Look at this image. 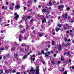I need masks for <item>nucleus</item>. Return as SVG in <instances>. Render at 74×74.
<instances>
[{"mask_svg": "<svg viewBox=\"0 0 74 74\" xmlns=\"http://www.w3.org/2000/svg\"><path fill=\"white\" fill-rule=\"evenodd\" d=\"M10 10H11L12 11L14 10V7L12 6H10Z\"/></svg>", "mask_w": 74, "mask_h": 74, "instance_id": "13", "label": "nucleus"}, {"mask_svg": "<svg viewBox=\"0 0 74 74\" xmlns=\"http://www.w3.org/2000/svg\"><path fill=\"white\" fill-rule=\"evenodd\" d=\"M41 53H42V54H43V55L45 54V53H44V50H42V51Z\"/></svg>", "mask_w": 74, "mask_h": 74, "instance_id": "24", "label": "nucleus"}, {"mask_svg": "<svg viewBox=\"0 0 74 74\" xmlns=\"http://www.w3.org/2000/svg\"><path fill=\"white\" fill-rule=\"evenodd\" d=\"M26 39H27V38H26V37H25L23 38L24 40H26Z\"/></svg>", "mask_w": 74, "mask_h": 74, "instance_id": "34", "label": "nucleus"}, {"mask_svg": "<svg viewBox=\"0 0 74 74\" xmlns=\"http://www.w3.org/2000/svg\"><path fill=\"white\" fill-rule=\"evenodd\" d=\"M35 54H33L32 56H31V60H33V61H34L35 60Z\"/></svg>", "mask_w": 74, "mask_h": 74, "instance_id": "2", "label": "nucleus"}, {"mask_svg": "<svg viewBox=\"0 0 74 74\" xmlns=\"http://www.w3.org/2000/svg\"><path fill=\"white\" fill-rule=\"evenodd\" d=\"M67 72L66 71L63 74H67Z\"/></svg>", "mask_w": 74, "mask_h": 74, "instance_id": "45", "label": "nucleus"}, {"mask_svg": "<svg viewBox=\"0 0 74 74\" xmlns=\"http://www.w3.org/2000/svg\"><path fill=\"white\" fill-rule=\"evenodd\" d=\"M71 45V44L69 42L66 45L64 44H63V46H64L65 47H67V46H68V45Z\"/></svg>", "mask_w": 74, "mask_h": 74, "instance_id": "7", "label": "nucleus"}, {"mask_svg": "<svg viewBox=\"0 0 74 74\" xmlns=\"http://www.w3.org/2000/svg\"><path fill=\"white\" fill-rule=\"evenodd\" d=\"M51 63H52V64H54V63H55V62H53L52 61H51Z\"/></svg>", "mask_w": 74, "mask_h": 74, "instance_id": "42", "label": "nucleus"}, {"mask_svg": "<svg viewBox=\"0 0 74 74\" xmlns=\"http://www.w3.org/2000/svg\"><path fill=\"white\" fill-rule=\"evenodd\" d=\"M16 74H20V72H17Z\"/></svg>", "mask_w": 74, "mask_h": 74, "instance_id": "59", "label": "nucleus"}, {"mask_svg": "<svg viewBox=\"0 0 74 74\" xmlns=\"http://www.w3.org/2000/svg\"><path fill=\"white\" fill-rule=\"evenodd\" d=\"M70 32H71V33H73V31H72V30H70Z\"/></svg>", "mask_w": 74, "mask_h": 74, "instance_id": "58", "label": "nucleus"}, {"mask_svg": "<svg viewBox=\"0 0 74 74\" xmlns=\"http://www.w3.org/2000/svg\"><path fill=\"white\" fill-rule=\"evenodd\" d=\"M38 55H42V53H40V52H38Z\"/></svg>", "mask_w": 74, "mask_h": 74, "instance_id": "40", "label": "nucleus"}, {"mask_svg": "<svg viewBox=\"0 0 74 74\" xmlns=\"http://www.w3.org/2000/svg\"><path fill=\"white\" fill-rule=\"evenodd\" d=\"M58 26H59V27H60L62 26V25H61L60 24H59L58 25Z\"/></svg>", "mask_w": 74, "mask_h": 74, "instance_id": "25", "label": "nucleus"}, {"mask_svg": "<svg viewBox=\"0 0 74 74\" xmlns=\"http://www.w3.org/2000/svg\"><path fill=\"white\" fill-rule=\"evenodd\" d=\"M33 19H31L30 22H33Z\"/></svg>", "mask_w": 74, "mask_h": 74, "instance_id": "55", "label": "nucleus"}, {"mask_svg": "<svg viewBox=\"0 0 74 74\" xmlns=\"http://www.w3.org/2000/svg\"><path fill=\"white\" fill-rule=\"evenodd\" d=\"M14 16H15L14 17V18H15L16 20H17L18 19V18H19V15L18 14H17V13L15 12L14 13Z\"/></svg>", "mask_w": 74, "mask_h": 74, "instance_id": "1", "label": "nucleus"}, {"mask_svg": "<svg viewBox=\"0 0 74 74\" xmlns=\"http://www.w3.org/2000/svg\"><path fill=\"white\" fill-rule=\"evenodd\" d=\"M24 45L26 46V45L25 44H22L21 46H22V47H23Z\"/></svg>", "mask_w": 74, "mask_h": 74, "instance_id": "27", "label": "nucleus"}, {"mask_svg": "<svg viewBox=\"0 0 74 74\" xmlns=\"http://www.w3.org/2000/svg\"><path fill=\"white\" fill-rule=\"evenodd\" d=\"M70 41H71L70 39H69L68 40L67 42H68V41H69V42H70Z\"/></svg>", "mask_w": 74, "mask_h": 74, "instance_id": "51", "label": "nucleus"}, {"mask_svg": "<svg viewBox=\"0 0 74 74\" xmlns=\"http://www.w3.org/2000/svg\"><path fill=\"white\" fill-rule=\"evenodd\" d=\"M15 70H13L12 71V73H15Z\"/></svg>", "mask_w": 74, "mask_h": 74, "instance_id": "46", "label": "nucleus"}, {"mask_svg": "<svg viewBox=\"0 0 74 74\" xmlns=\"http://www.w3.org/2000/svg\"><path fill=\"white\" fill-rule=\"evenodd\" d=\"M14 55L15 56H18V53H17L16 54H15Z\"/></svg>", "mask_w": 74, "mask_h": 74, "instance_id": "32", "label": "nucleus"}, {"mask_svg": "<svg viewBox=\"0 0 74 74\" xmlns=\"http://www.w3.org/2000/svg\"><path fill=\"white\" fill-rule=\"evenodd\" d=\"M5 71L6 74H8V73H10V69L5 70Z\"/></svg>", "mask_w": 74, "mask_h": 74, "instance_id": "11", "label": "nucleus"}, {"mask_svg": "<svg viewBox=\"0 0 74 74\" xmlns=\"http://www.w3.org/2000/svg\"><path fill=\"white\" fill-rule=\"evenodd\" d=\"M12 7H13V6H14V5H15V4H14V3H12Z\"/></svg>", "mask_w": 74, "mask_h": 74, "instance_id": "33", "label": "nucleus"}, {"mask_svg": "<svg viewBox=\"0 0 74 74\" xmlns=\"http://www.w3.org/2000/svg\"><path fill=\"white\" fill-rule=\"evenodd\" d=\"M25 18V16H23V17L21 20V22H23V19H24V18Z\"/></svg>", "mask_w": 74, "mask_h": 74, "instance_id": "19", "label": "nucleus"}, {"mask_svg": "<svg viewBox=\"0 0 74 74\" xmlns=\"http://www.w3.org/2000/svg\"><path fill=\"white\" fill-rule=\"evenodd\" d=\"M6 4H7V5H8V2H6Z\"/></svg>", "mask_w": 74, "mask_h": 74, "instance_id": "54", "label": "nucleus"}, {"mask_svg": "<svg viewBox=\"0 0 74 74\" xmlns=\"http://www.w3.org/2000/svg\"><path fill=\"white\" fill-rule=\"evenodd\" d=\"M69 20L70 21V22H71V23H73V22H74V21H71L70 20Z\"/></svg>", "mask_w": 74, "mask_h": 74, "instance_id": "52", "label": "nucleus"}, {"mask_svg": "<svg viewBox=\"0 0 74 74\" xmlns=\"http://www.w3.org/2000/svg\"><path fill=\"white\" fill-rule=\"evenodd\" d=\"M6 57H7L8 58V57H9V56H10V54H7L6 56Z\"/></svg>", "mask_w": 74, "mask_h": 74, "instance_id": "29", "label": "nucleus"}, {"mask_svg": "<svg viewBox=\"0 0 74 74\" xmlns=\"http://www.w3.org/2000/svg\"><path fill=\"white\" fill-rule=\"evenodd\" d=\"M31 18V16H28L27 17V18L28 19H30V18Z\"/></svg>", "mask_w": 74, "mask_h": 74, "instance_id": "30", "label": "nucleus"}, {"mask_svg": "<svg viewBox=\"0 0 74 74\" xmlns=\"http://www.w3.org/2000/svg\"><path fill=\"white\" fill-rule=\"evenodd\" d=\"M1 73H3V71L1 69Z\"/></svg>", "mask_w": 74, "mask_h": 74, "instance_id": "41", "label": "nucleus"}, {"mask_svg": "<svg viewBox=\"0 0 74 74\" xmlns=\"http://www.w3.org/2000/svg\"><path fill=\"white\" fill-rule=\"evenodd\" d=\"M25 32V30H23V31H22L21 32L22 33H23Z\"/></svg>", "mask_w": 74, "mask_h": 74, "instance_id": "48", "label": "nucleus"}, {"mask_svg": "<svg viewBox=\"0 0 74 74\" xmlns=\"http://www.w3.org/2000/svg\"><path fill=\"white\" fill-rule=\"evenodd\" d=\"M1 33H3V31L1 30Z\"/></svg>", "mask_w": 74, "mask_h": 74, "instance_id": "57", "label": "nucleus"}, {"mask_svg": "<svg viewBox=\"0 0 74 74\" xmlns=\"http://www.w3.org/2000/svg\"><path fill=\"white\" fill-rule=\"evenodd\" d=\"M48 48H50V47H51V45H49L48 46Z\"/></svg>", "mask_w": 74, "mask_h": 74, "instance_id": "44", "label": "nucleus"}, {"mask_svg": "<svg viewBox=\"0 0 74 74\" xmlns=\"http://www.w3.org/2000/svg\"><path fill=\"white\" fill-rule=\"evenodd\" d=\"M34 1L35 3H36V2H37V1L36 0H34Z\"/></svg>", "mask_w": 74, "mask_h": 74, "instance_id": "62", "label": "nucleus"}, {"mask_svg": "<svg viewBox=\"0 0 74 74\" xmlns=\"http://www.w3.org/2000/svg\"><path fill=\"white\" fill-rule=\"evenodd\" d=\"M42 63L43 64H44L45 63V61H42Z\"/></svg>", "mask_w": 74, "mask_h": 74, "instance_id": "35", "label": "nucleus"}, {"mask_svg": "<svg viewBox=\"0 0 74 74\" xmlns=\"http://www.w3.org/2000/svg\"><path fill=\"white\" fill-rule=\"evenodd\" d=\"M61 60L62 61H63V60H64V59H63V57H61Z\"/></svg>", "mask_w": 74, "mask_h": 74, "instance_id": "31", "label": "nucleus"}, {"mask_svg": "<svg viewBox=\"0 0 74 74\" xmlns=\"http://www.w3.org/2000/svg\"><path fill=\"white\" fill-rule=\"evenodd\" d=\"M59 48H58V50L59 51H60V50H62V49H61V47H62V46H61V45H58Z\"/></svg>", "mask_w": 74, "mask_h": 74, "instance_id": "9", "label": "nucleus"}, {"mask_svg": "<svg viewBox=\"0 0 74 74\" xmlns=\"http://www.w3.org/2000/svg\"><path fill=\"white\" fill-rule=\"evenodd\" d=\"M54 57H56V54H55L54 55Z\"/></svg>", "mask_w": 74, "mask_h": 74, "instance_id": "60", "label": "nucleus"}, {"mask_svg": "<svg viewBox=\"0 0 74 74\" xmlns=\"http://www.w3.org/2000/svg\"><path fill=\"white\" fill-rule=\"evenodd\" d=\"M71 60H69V62H71Z\"/></svg>", "mask_w": 74, "mask_h": 74, "instance_id": "63", "label": "nucleus"}, {"mask_svg": "<svg viewBox=\"0 0 74 74\" xmlns=\"http://www.w3.org/2000/svg\"><path fill=\"white\" fill-rule=\"evenodd\" d=\"M32 11V9H31L30 10H29V11H30V12H31V11Z\"/></svg>", "mask_w": 74, "mask_h": 74, "instance_id": "61", "label": "nucleus"}, {"mask_svg": "<svg viewBox=\"0 0 74 74\" xmlns=\"http://www.w3.org/2000/svg\"><path fill=\"white\" fill-rule=\"evenodd\" d=\"M28 25H26V29H28Z\"/></svg>", "mask_w": 74, "mask_h": 74, "instance_id": "37", "label": "nucleus"}, {"mask_svg": "<svg viewBox=\"0 0 74 74\" xmlns=\"http://www.w3.org/2000/svg\"><path fill=\"white\" fill-rule=\"evenodd\" d=\"M36 74H39V71L40 70L38 69L39 66H36Z\"/></svg>", "mask_w": 74, "mask_h": 74, "instance_id": "3", "label": "nucleus"}, {"mask_svg": "<svg viewBox=\"0 0 74 74\" xmlns=\"http://www.w3.org/2000/svg\"><path fill=\"white\" fill-rule=\"evenodd\" d=\"M15 49V48L14 47H12L11 49V51H14Z\"/></svg>", "mask_w": 74, "mask_h": 74, "instance_id": "17", "label": "nucleus"}, {"mask_svg": "<svg viewBox=\"0 0 74 74\" xmlns=\"http://www.w3.org/2000/svg\"><path fill=\"white\" fill-rule=\"evenodd\" d=\"M4 59L5 60V59H6V57L4 56L3 57Z\"/></svg>", "mask_w": 74, "mask_h": 74, "instance_id": "49", "label": "nucleus"}, {"mask_svg": "<svg viewBox=\"0 0 74 74\" xmlns=\"http://www.w3.org/2000/svg\"><path fill=\"white\" fill-rule=\"evenodd\" d=\"M0 49H1V51H3V50H4V48H0Z\"/></svg>", "mask_w": 74, "mask_h": 74, "instance_id": "39", "label": "nucleus"}, {"mask_svg": "<svg viewBox=\"0 0 74 74\" xmlns=\"http://www.w3.org/2000/svg\"><path fill=\"white\" fill-rule=\"evenodd\" d=\"M49 4L50 6H52V2H51V1H50L49 2Z\"/></svg>", "mask_w": 74, "mask_h": 74, "instance_id": "18", "label": "nucleus"}, {"mask_svg": "<svg viewBox=\"0 0 74 74\" xmlns=\"http://www.w3.org/2000/svg\"><path fill=\"white\" fill-rule=\"evenodd\" d=\"M23 7H24V11H25V10H26V7L25 6H24Z\"/></svg>", "mask_w": 74, "mask_h": 74, "instance_id": "36", "label": "nucleus"}, {"mask_svg": "<svg viewBox=\"0 0 74 74\" xmlns=\"http://www.w3.org/2000/svg\"><path fill=\"white\" fill-rule=\"evenodd\" d=\"M59 70L61 72H63V71H64V69H63L62 71V70H60V69H59Z\"/></svg>", "mask_w": 74, "mask_h": 74, "instance_id": "21", "label": "nucleus"}, {"mask_svg": "<svg viewBox=\"0 0 74 74\" xmlns=\"http://www.w3.org/2000/svg\"><path fill=\"white\" fill-rule=\"evenodd\" d=\"M19 27H20V28H21V27H22V25H20L19 26Z\"/></svg>", "mask_w": 74, "mask_h": 74, "instance_id": "53", "label": "nucleus"}, {"mask_svg": "<svg viewBox=\"0 0 74 74\" xmlns=\"http://www.w3.org/2000/svg\"><path fill=\"white\" fill-rule=\"evenodd\" d=\"M2 8L3 10L4 9L5 10H7V6L5 7V6H3L2 7Z\"/></svg>", "mask_w": 74, "mask_h": 74, "instance_id": "6", "label": "nucleus"}, {"mask_svg": "<svg viewBox=\"0 0 74 74\" xmlns=\"http://www.w3.org/2000/svg\"><path fill=\"white\" fill-rule=\"evenodd\" d=\"M44 36V35L43 34H42L40 33L39 34V36L41 37H42V36Z\"/></svg>", "mask_w": 74, "mask_h": 74, "instance_id": "16", "label": "nucleus"}, {"mask_svg": "<svg viewBox=\"0 0 74 74\" xmlns=\"http://www.w3.org/2000/svg\"><path fill=\"white\" fill-rule=\"evenodd\" d=\"M2 59V57L1 56H0V60H1Z\"/></svg>", "mask_w": 74, "mask_h": 74, "instance_id": "56", "label": "nucleus"}, {"mask_svg": "<svg viewBox=\"0 0 74 74\" xmlns=\"http://www.w3.org/2000/svg\"><path fill=\"white\" fill-rule=\"evenodd\" d=\"M62 16H64L65 18H67V14H63L62 15Z\"/></svg>", "mask_w": 74, "mask_h": 74, "instance_id": "8", "label": "nucleus"}, {"mask_svg": "<svg viewBox=\"0 0 74 74\" xmlns=\"http://www.w3.org/2000/svg\"><path fill=\"white\" fill-rule=\"evenodd\" d=\"M61 63V62H60V61H59L58 62V64H60V63Z\"/></svg>", "mask_w": 74, "mask_h": 74, "instance_id": "47", "label": "nucleus"}, {"mask_svg": "<svg viewBox=\"0 0 74 74\" xmlns=\"http://www.w3.org/2000/svg\"><path fill=\"white\" fill-rule=\"evenodd\" d=\"M42 12H47V10L44 9L42 10Z\"/></svg>", "mask_w": 74, "mask_h": 74, "instance_id": "20", "label": "nucleus"}, {"mask_svg": "<svg viewBox=\"0 0 74 74\" xmlns=\"http://www.w3.org/2000/svg\"><path fill=\"white\" fill-rule=\"evenodd\" d=\"M14 44L15 46H18V44L16 42H14Z\"/></svg>", "mask_w": 74, "mask_h": 74, "instance_id": "15", "label": "nucleus"}, {"mask_svg": "<svg viewBox=\"0 0 74 74\" xmlns=\"http://www.w3.org/2000/svg\"><path fill=\"white\" fill-rule=\"evenodd\" d=\"M66 9H67V10H70V8H66Z\"/></svg>", "mask_w": 74, "mask_h": 74, "instance_id": "50", "label": "nucleus"}, {"mask_svg": "<svg viewBox=\"0 0 74 74\" xmlns=\"http://www.w3.org/2000/svg\"><path fill=\"white\" fill-rule=\"evenodd\" d=\"M1 22V18H0V22Z\"/></svg>", "mask_w": 74, "mask_h": 74, "instance_id": "64", "label": "nucleus"}, {"mask_svg": "<svg viewBox=\"0 0 74 74\" xmlns=\"http://www.w3.org/2000/svg\"><path fill=\"white\" fill-rule=\"evenodd\" d=\"M10 25V24H8L7 25H5V26H9Z\"/></svg>", "mask_w": 74, "mask_h": 74, "instance_id": "38", "label": "nucleus"}, {"mask_svg": "<svg viewBox=\"0 0 74 74\" xmlns=\"http://www.w3.org/2000/svg\"><path fill=\"white\" fill-rule=\"evenodd\" d=\"M63 8H64V5H60L58 7L59 9H62Z\"/></svg>", "mask_w": 74, "mask_h": 74, "instance_id": "4", "label": "nucleus"}, {"mask_svg": "<svg viewBox=\"0 0 74 74\" xmlns=\"http://www.w3.org/2000/svg\"><path fill=\"white\" fill-rule=\"evenodd\" d=\"M45 21H46V19L44 18V20H42V23H44V22H45Z\"/></svg>", "mask_w": 74, "mask_h": 74, "instance_id": "26", "label": "nucleus"}, {"mask_svg": "<svg viewBox=\"0 0 74 74\" xmlns=\"http://www.w3.org/2000/svg\"><path fill=\"white\" fill-rule=\"evenodd\" d=\"M60 29V28H56V31L57 32H58V31H59V30Z\"/></svg>", "mask_w": 74, "mask_h": 74, "instance_id": "14", "label": "nucleus"}, {"mask_svg": "<svg viewBox=\"0 0 74 74\" xmlns=\"http://www.w3.org/2000/svg\"><path fill=\"white\" fill-rule=\"evenodd\" d=\"M64 40L65 41H68V40L66 38H64Z\"/></svg>", "mask_w": 74, "mask_h": 74, "instance_id": "28", "label": "nucleus"}, {"mask_svg": "<svg viewBox=\"0 0 74 74\" xmlns=\"http://www.w3.org/2000/svg\"><path fill=\"white\" fill-rule=\"evenodd\" d=\"M45 56L46 57V56H48V54H45Z\"/></svg>", "mask_w": 74, "mask_h": 74, "instance_id": "43", "label": "nucleus"}, {"mask_svg": "<svg viewBox=\"0 0 74 74\" xmlns=\"http://www.w3.org/2000/svg\"><path fill=\"white\" fill-rule=\"evenodd\" d=\"M52 44L53 45H55V42L54 41H52Z\"/></svg>", "mask_w": 74, "mask_h": 74, "instance_id": "23", "label": "nucleus"}, {"mask_svg": "<svg viewBox=\"0 0 74 74\" xmlns=\"http://www.w3.org/2000/svg\"><path fill=\"white\" fill-rule=\"evenodd\" d=\"M15 7L16 8V9H19V8H21V6H20V5H17Z\"/></svg>", "mask_w": 74, "mask_h": 74, "instance_id": "10", "label": "nucleus"}, {"mask_svg": "<svg viewBox=\"0 0 74 74\" xmlns=\"http://www.w3.org/2000/svg\"><path fill=\"white\" fill-rule=\"evenodd\" d=\"M66 54H67L68 55H70V51H69L67 53L66 52L64 53V55H66Z\"/></svg>", "mask_w": 74, "mask_h": 74, "instance_id": "12", "label": "nucleus"}, {"mask_svg": "<svg viewBox=\"0 0 74 74\" xmlns=\"http://www.w3.org/2000/svg\"><path fill=\"white\" fill-rule=\"evenodd\" d=\"M27 55H25L24 56L23 58V59H25V58H27Z\"/></svg>", "mask_w": 74, "mask_h": 74, "instance_id": "22", "label": "nucleus"}, {"mask_svg": "<svg viewBox=\"0 0 74 74\" xmlns=\"http://www.w3.org/2000/svg\"><path fill=\"white\" fill-rule=\"evenodd\" d=\"M22 36L21 35L19 36L18 38V39L19 41H22Z\"/></svg>", "mask_w": 74, "mask_h": 74, "instance_id": "5", "label": "nucleus"}]
</instances>
